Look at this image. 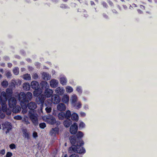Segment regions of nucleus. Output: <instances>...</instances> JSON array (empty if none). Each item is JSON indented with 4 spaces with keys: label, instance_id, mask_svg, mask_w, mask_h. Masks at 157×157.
I'll return each instance as SVG.
<instances>
[{
    "label": "nucleus",
    "instance_id": "f257e3e1",
    "mask_svg": "<svg viewBox=\"0 0 157 157\" xmlns=\"http://www.w3.org/2000/svg\"><path fill=\"white\" fill-rule=\"evenodd\" d=\"M32 97V94L30 92H27L26 94L24 92H20L18 95V100L22 109L28 107L31 110L33 111L36 108L37 105L35 102L31 101L29 103Z\"/></svg>",
    "mask_w": 157,
    "mask_h": 157
},
{
    "label": "nucleus",
    "instance_id": "f03ea898",
    "mask_svg": "<svg viewBox=\"0 0 157 157\" xmlns=\"http://www.w3.org/2000/svg\"><path fill=\"white\" fill-rule=\"evenodd\" d=\"M69 139L71 144L72 145L68 149L69 153H72L75 152L80 154L85 153V148L82 147L84 144L83 141L78 140L74 136H70Z\"/></svg>",
    "mask_w": 157,
    "mask_h": 157
},
{
    "label": "nucleus",
    "instance_id": "7ed1b4c3",
    "mask_svg": "<svg viewBox=\"0 0 157 157\" xmlns=\"http://www.w3.org/2000/svg\"><path fill=\"white\" fill-rule=\"evenodd\" d=\"M29 116L35 125H38V115L34 113L33 111L30 110L29 111Z\"/></svg>",
    "mask_w": 157,
    "mask_h": 157
},
{
    "label": "nucleus",
    "instance_id": "20e7f679",
    "mask_svg": "<svg viewBox=\"0 0 157 157\" xmlns=\"http://www.w3.org/2000/svg\"><path fill=\"white\" fill-rule=\"evenodd\" d=\"M45 97L43 94L38 95L36 98V102L38 104L40 105V110L41 111L44 106V104L45 100Z\"/></svg>",
    "mask_w": 157,
    "mask_h": 157
},
{
    "label": "nucleus",
    "instance_id": "39448f33",
    "mask_svg": "<svg viewBox=\"0 0 157 157\" xmlns=\"http://www.w3.org/2000/svg\"><path fill=\"white\" fill-rule=\"evenodd\" d=\"M44 119L46 122L51 125L54 124L56 122L55 118L52 115L46 116Z\"/></svg>",
    "mask_w": 157,
    "mask_h": 157
},
{
    "label": "nucleus",
    "instance_id": "423d86ee",
    "mask_svg": "<svg viewBox=\"0 0 157 157\" xmlns=\"http://www.w3.org/2000/svg\"><path fill=\"white\" fill-rule=\"evenodd\" d=\"M2 126L4 130H6V134L9 133L12 128L11 123L8 122H6L2 124Z\"/></svg>",
    "mask_w": 157,
    "mask_h": 157
},
{
    "label": "nucleus",
    "instance_id": "0eeeda50",
    "mask_svg": "<svg viewBox=\"0 0 157 157\" xmlns=\"http://www.w3.org/2000/svg\"><path fill=\"white\" fill-rule=\"evenodd\" d=\"M51 100L54 104H58L60 102L61 98L59 95L55 94L51 96Z\"/></svg>",
    "mask_w": 157,
    "mask_h": 157
},
{
    "label": "nucleus",
    "instance_id": "6e6552de",
    "mask_svg": "<svg viewBox=\"0 0 157 157\" xmlns=\"http://www.w3.org/2000/svg\"><path fill=\"white\" fill-rule=\"evenodd\" d=\"M9 105L10 108L15 106L17 104V100L14 97H10L8 99Z\"/></svg>",
    "mask_w": 157,
    "mask_h": 157
},
{
    "label": "nucleus",
    "instance_id": "1a4fd4ad",
    "mask_svg": "<svg viewBox=\"0 0 157 157\" xmlns=\"http://www.w3.org/2000/svg\"><path fill=\"white\" fill-rule=\"evenodd\" d=\"M78 128V126L77 124L76 123H74L70 128V132L72 134H75L77 132Z\"/></svg>",
    "mask_w": 157,
    "mask_h": 157
},
{
    "label": "nucleus",
    "instance_id": "9d476101",
    "mask_svg": "<svg viewBox=\"0 0 157 157\" xmlns=\"http://www.w3.org/2000/svg\"><path fill=\"white\" fill-rule=\"evenodd\" d=\"M6 99L5 98L2 100L1 97H0V105H1L2 110L3 112L6 111V109H8L6 104Z\"/></svg>",
    "mask_w": 157,
    "mask_h": 157
},
{
    "label": "nucleus",
    "instance_id": "9b49d317",
    "mask_svg": "<svg viewBox=\"0 0 157 157\" xmlns=\"http://www.w3.org/2000/svg\"><path fill=\"white\" fill-rule=\"evenodd\" d=\"M52 90L48 88L45 90L44 95L45 98H49L52 96Z\"/></svg>",
    "mask_w": 157,
    "mask_h": 157
},
{
    "label": "nucleus",
    "instance_id": "f8f14e48",
    "mask_svg": "<svg viewBox=\"0 0 157 157\" xmlns=\"http://www.w3.org/2000/svg\"><path fill=\"white\" fill-rule=\"evenodd\" d=\"M31 86L35 90H38L40 88L38 82L36 81H33L31 83Z\"/></svg>",
    "mask_w": 157,
    "mask_h": 157
},
{
    "label": "nucleus",
    "instance_id": "ddd939ff",
    "mask_svg": "<svg viewBox=\"0 0 157 157\" xmlns=\"http://www.w3.org/2000/svg\"><path fill=\"white\" fill-rule=\"evenodd\" d=\"M57 109L59 111H64L66 109V106L63 103H60L57 105Z\"/></svg>",
    "mask_w": 157,
    "mask_h": 157
},
{
    "label": "nucleus",
    "instance_id": "4468645a",
    "mask_svg": "<svg viewBox=\"0 0 157 157\" xmlns=\"http://www.w3.org/2000/svg\"><path fill=\"white\" fill-rule=\"evenodd\" d=\"M58 81L55 79H52L50 81V86L52 88H56L58 85Z\"/></svg>",
    "mask_w": 157,
    "mask_h": 157
},
{
    "label": "nucleus",
    "instance_id": "2eb2a0df",
    "mask_svg": "<svg viewBox=\"0 0 157 157\" xmlns=\"http://www.w3.org/2000/svg\"><path fill=\"white\" fill-rule=\"evenodd\" d=\"M41 74L42 78L43 79L48 80L50 79L51 75L48 73L43 72Z\"/></svg>",
    "mask_w": 157,
    "mask_h": 157
},
{
    "label": "nucleus",
    "instance_id": "dca6fc26",
    "mask_svg": "<svg viewBox=\"0 0 157 157\" xmlns=\"http://www.w3.org/2000/svg\"><path fill=\"white\" fill-rule=\"evenodd\" d=\"M40 86L43 89H47L49 87V84L46 81H42L40 83Z\"/></svg>",
    "mask_w": 157,
    "mask_h": 157
},
{
    "label": "nucleus",
    "instance_id": "f3484780",
    "mask_svg": "<svg viewBox=\"0 0 157 157\" xmlns=\"http://www.w3.org/2000/svg\"><path fill=\"white\" fill-rule=\"evenodd\" d=\"M77 96L75 94L73 95L71 98V100L72 105L74 107H75L76 105V102L77 101Z\"/></svg>",
    "mask_w": 157,
    "mask_h": 157
},
{
    "label": "nucleus",
    "instance_id": "a211bd4d",
    "mask_svg": "<svg viewBox=\"0 0 157 157\" xmlns=\"http://www.w3.org/2000/svg\"><path fill=\"white\" fill-rule=\"evenodd\" d=\"M64 92V89L63 87H58L56 89V92L58 95L63 94Z\"/></svg>",
    "mask_w": 157,
    "mask_h": 157
},
{
    "label": "nucleus",
    "instance_id": "6ab92c4d",
    "mask_svg": "<svg viewBox=\"0 0 157 157\" xmlns=\"http://www.w3.org/2000/svg\"><path fill=\"white\" fill-rule=\"evenodd\" d=\"M59 132V128L58 127H56L52 128V130L50 131V134L51 136H52L53 135L58 133Z\"/></svg>",
    "mask_w": 157,
    "mask_h": 157
},
{
    "label": "nucleus",
    "instance_id": "aec40b11",
    "mask_svg": "<svg viewBox=\"0 0 157 157\" xmlns=\"http://www.w3.org/2000/svg\"><path fill=\"white\" fill-rule=\"evenodd\" d=\"M22 132L23 136L29 140L30 139L29 133L28 132L27 130L26 129H23L22 130Z\"/></svg>",
    "mask_w": 157,
    "mask_h": 157
},
{
    "label": "nucleus",
    "instance_id": "412c9836",
    "mask_svg": "<svg viewBox=\"0 0 157 157\" xmlns=\"http://www.w3.org/2000/svg\"><path fill=\"white\" fill-rule=\"evenodd\" d=\"M12 111L13 113H17L20 112L21 110V108L19 105H15L13 107Z\"/></svg>",
    "mask_w": 157,
    "mask_h": 157
},
{
    "label": "nucleus",
    "instance_id": "4be33fe9",
    "mask_svg": "<svg viewBox=\"0 0 157 157\" xmlns=\"http://www.w3.org/2000/svg\"><path fill=\"white\" fill-rule=\"evenodd\" d=\"M72 121L70 119L64 121L63 122L64 126L66 128H68L72 124Z\"/></svg>",
    "mask_w": 157,
    "mask_h": 157
},
{
    "label": "nucleus",
    "instance_id": "5701e85b",
    "mask_svg": "<svg viewBox=\"0 0 157 157\" xmlns=\"http://www.w3.org/2000/svg\"><path fill=\"white\" fill-rule=\"evenodd\" d=\"M71 118L73 121H77L78 120V115L76 113H73L71 115Z\"/></svg>",
    "mask_w": 157,
    "mask_h": 157
},
{
    "label": "nucleus",
    "instance_id": "b1692460",
    "mask_svg": "<svg viewBox=\"0 0 157 157\" xmlns=\"http://www.w3.org/2000/svg\"><path fill=\"white\" fill-rule=\"evenodd\" d=\"M6 93L7 95V97L9 98V97H12V94H13V91L12 90L8 88L6 90Z\"/></svg>",
    "mask_w": 157,
    "mask_h": 157
},
{
    "label": "nucleus",
    "instance_id": "393cba45",
    "mask_svg": "<svg viewBox=\"0 0 157 157\" xmlns=\"http://www.w3.org/2000/svg\"><path fill=\"white\" fill-rule=\"evenodd\" d=\"M30 86L29 83L25 82L23 84V88L24 90H28L30 89Z\"/></svg>",
    "mask_w": 157,
    "mask_h": 157
},
{
    "label": "nucleus",
    "instance_id": "a878e982",
    "mask_svg": "<svg viewBox=\"0 0 157 157\" xmlns=\"http://www.w3.org/2000/svg\"><path fill=\"white\" fill-rule=\"evenodd\" d=\"M62 101L65 103H68L69 101V97L68 95H64L62 99Z\"/></svg>",
    "mask_w": 157,
    "mask_h": 157
},
{
    "label": "nucleus",
    "instance_id": "bb28decb",
    "mask_svg": "<svg viewBox=\"0 0 157 157\" xmlns=\"http://www.w3.org/2000/svg\"><path fill=\"white\" fill-rule=\"evenodd\" d=\"M65 118L68 119H69L71 116V111L69 110H67L66 112L64 113Z\"/></svg>",
    "mask_w": 157,
    "mask_h": 157
},
{
    "label": "nucleus",
    "instance_id": "cd10ccee",
    "mask_svg": "<svg viewBox=\"0 0 157 157\" xmlns=\"http://www.w3.org/2000/svg\"><path fill=\"white\" fill-rule=\"evenodd\" d=\"M64 116V112H61L58 113V117L59 120H62L64 118H65Z\"/></svg>",
    "mask_w": 157,
    "mask_h": 157
},
{
    "label": "nucleus",
    "instance_id": "c85d7f7f",
    "mask_svg": "<svg viewBox=\"0 0 157 157\" xmlns=\"http://www.w3.org/2000/svg\"><path fill=\"white\" fill-rule=\"evenodd\" d=\"M1 100L3 99L4 98H5L7 100V99L8 98V97H7V95L6 92L5 91H2L1 93V96H0Z\"/></svg>",
    "mask_w": 157,
    "mask_h": 157
},
{
    "label": "nucleus",
    "instance_id": "c756f323",
    "mask_svg": "<svg viewBox=\"0 0 157 157\" xmlns=\"http://www.w3.org/2000/svg\"><path fill=\"white\" fill-rule=\"evenodd\" d=\"M60 83L63 85H64L66 84L67 82V79L65 77H62L61 78L60 80Z\"/></svg>",
    "mask_w": 157,
    "mask_h": 157
},
{
    "label": "nucleus",
    "instance_id": "7c9ffc66",
    "mask_svg": "<svg viewBox=\"0 0 157 157\" xmlns=\"http://www.w3.org/2000/svg\"><path fill=\"white\" fill-rule=\"evenodd\" d=\"M83 134L82 132L78 131L76 134V138L78 140H80L79 139L81 138L83 136Z\"/></svg>",
    "mask_w": 157,
    "mask_h": 157
},
{
    "label": "nucleus",
    "instance_id": "2f4dec72",
    "mask_svg": "<svg viewBox=\"0 0 157 157\" xmlns=\"http://www.w3.org/2000/svg\"><path fill=\"white\" fill-rule=\"evenodd\" d=\"M24 79L26 80H30L31 78L30 75L29 74H25L23 76Z\"/></svg>",
    "mask_w": 157,
    "mask_h": 157
},
{
    "label": "nucleus",
    "instance_id": "473e14b6",
    "mask_svg": "<svg viewBox=\"0 0 157 157\" xmlns=\"http://www.w3.org/2000/svg\"><path fill=\"white\" fill-rule=\"evenodd\" d=\"M44 105L46 107H51L52 103H51L50 100H46L44 103Z\"/></svg>",
    "mask_w": 157,
    "mask_h": 157
},
{
    "label": "nucleus",
    "instance_id": "72a5a7b5",
    "mask_svg": "<svg viewBox=\"0 0 157 157\" xmlns=\"http://www.w3.org/2000/svg\"><path fill=\"white\" fill-rule=\"evenodd\" d=\"M66 91L68 93H70L73 91V88L70 86H67L66 88Z\"/></svg>",
    "mask_w": 157,
    "mask_h": 157
},
{
    "label": "nucleus",
    "instance_id": "f704fd0d",
    "mask_svg": "<svg viewBox=\"0 0 157 157\" xmlns=\"http://www.w3.org/2000/svg\"><path fill=\"white\" fill-rule=\"evenodd\" d=\"M14 74L15 75H17L19 73V68L18 67H15L13 70Z\"/></svg>",
    "mask_w": 157,
    "mask_h": 157
},
{
    "label": "nucleus",
    "instance_id": "c9c22d12",
    "mask_svg": "<svg viewBox=\"0 0 157 157\" xmlns=\"http://www.w3.org/2000/svg\"><path fill=\"white\" fill-rule=\"evenodd\" d=\"M1 85L4 87H6L8 85V83L6 81H4L1 83Z\"/></svg>",
    "mask_w": 157,
    "mask_h": 157
},
{
    "label": "nucleus",
    "instance_id": "e433bc0d",
    "mask_svg": "<svg viewBox=\"0 0 157 157\" xmlns=\"http://www.w3.org/2000/svg\"><path fill=\"white\" fill-rule=\"evenodd\" d=\"M12 110L11 109H10L9 108H8L6 109V111H5L4 112L6 113V114H7V115H9L11 114V113H12Z\"/></svg>",
    "mask_w": 157,
    "mask_h": 157
},
{
    "label": "nucleus",
    "instance_id": "4c0bfd02",
    "mask_svg": "<svg viewBox=\"0 0 157 157\" xmlns=\"http://www.w3.org/2000/svg\"><path fill=\"white\" fill-rule=\"evenodd\" d=\"M85 124L83 122H81L79 125V129L82 128H84L85 127Z\"/></svg>",
    "mask_w": 157,
    "mask_h": 157
},
{
    "label": "nucleus",
    "instance_id": "58836bf2",
    "mask_svg": "<svg viewBox=\"0 0 157 157\" xmlns=\"http://www.w3.org/2000/svg\"><path fill=\"white\" fill-rule=\"evenodd\" d=\"M45 110L47 113H50L51 112L52 107H46L45 108Z\"/></svg>",
    "mask_w": 157,
    "mask_h": 157
},
{
    "label": "nucleus",
    "instance_id": "ea45409f",
    "mask_svg": "<svg viewBox=\"0 0 157 157\" xmlns=\"http://www.w3.org/2000/svg\"><path fill=\"white\" fill-rule=\"evenodd\" d=\"M76 90L79 94H81L82 92V90L81 87L80 86H77L76 89Z\"/></svg>",
    "mask_w": 157,
    "mask_h": 157
},
{
    "label": "nucleus",
    "instance_id": "a19ab883",
    "mask_svg": "<svg viewBox=\"0 0 157 157\" xmlns=\"http://www.w3.org/2000/svg\"><path fill=\"white\" fill-rule=\"evenodd\" d=\"M39 126L40 128H44L46 126V125L45 123H41L39 124Z\"/></svg>",
    "mask_w": 157,
    "mask_h": 157
},
{
    "label": "nucleus",
    "instance_id": "79ce46f5",
    "mask_svg": "<svg viewBox=\"0 0 157 157\" xmlns=\"http://www.w3.org/2000/svg\"><path fill=\"white\" fill-rule=\"evenodd\" d=\"M32 77L34 79H36L38 78V75L36 73H34L32 75Z\"/></svg>",
    "mask_w": 157,
    "mask_h": 157
},
{
    "label": "nucleus",
    "instance_id": "37998d69",
    "mask_svg": "<svg viewBox=\"0 0 157 157\" xmlns=\"http://www.w3.org/2000/svg\"><path fill=\"white\" fill-rule=\"evenodd\" d=\"M14 119L17 120H21L22 119V117L21 116L17 115L14 117Z\"/></svg>",
    "mask_w": 157,
    "mask_h": 157
},
{
    "label": "nucleus",
    "instance_id": "c03bdc74",
    "mask_svg": "<svg viewBox=\"0 0 157 157\" xmlns=\"http://www.w3.org/2000/svg\"><path fill=\"white\" fill-rule=\"evenodd\" d=\"M12 155V153L10 152H8L6 155V157H11Z\"/></svg>",
    "mask_w": 157,
    "mask_h": 157
},
{
    "label": "nucleus",
    "instance_id": "a18cd8bd",
    "mask_svg": "<svg viewBox=\"0 0 157 157\" xmlns=\"http://www.w3.org/2000/svg\"><path fill=\"white\" fill-rule=\"evenodd\" d=\"M10 147L11 149H13L15 148L16 146L14 144H12L10 145Z\"/></svg>",
    "mask_w": 157,
    "mask_h": 157
},
{
    "label": "nucleus",
    "instance_id": "49530a36",
    "mask_svg": "<svg viewBox=\"0 0 157 157\" xmlns=\"http://www.w3.org/2000/svg\"><path fill=\"white\" fill-rule=\"evenodd\" d=\"M77 105H76L75 106H76V108L77 109H78L79 108H80L81 107V104L80 102H78L77 104Z\"/></svg>",
    "mask_w": 157,
    "mask_h": 157
},
{
    "label": "nucleus",
    "instance_id": "de8ad7c7",
    "mask_svg": "<svg viewBox=\"0 0 157 157\" xmlns=\"http://www.w3.org/2000/svg\"><path fill=\"white\" fill-rule=\"evenodd\" d=\"M6 75L7 78H10L11 76V72L10 71H8L6 73Z\"/></svg>",
    "mask_w": 157,
    "mask_h": 157
},
{
    "label": "nucleus",
    "instance_id": "09e8293b",
    "mask_svg": "<svg viewBox=\"0 0 157 157\" xmlns=\"http://www.w3.org/2000/svg\"><path fill=\"white\" fill-rule=\"evenodd\" d=\"M33 136L34 138H36L38 137L37 133L36 132H34L33 134Z\"/></svg>",
    "mask_w": 157,
    "mask_h": 157
},
{
    "label": "nucleus",
    "instance_id": "8fccbe9b",
    "mask_svg": "<svg viewBox=\"0 0 157 157\" xmlns=\"http://www.w3.org/2000/svg\"><path fill=\"white\" fill-rule=\"evenodd\" d=\"M40 94H39V93H38L37 90H35V91H34L33 95L35 96H36L37 97L38 96V95Z\"/></svg>",
    "mask_w": 157,
    "mask_h": 157
},
{
    "label": "nucleus",
    "instance_id": "3c124183",
    "mask_svg": "<svg viewBox=\"0 0 157 157\" xmlns=\"http://www.w3.org/2000/svg\"><path fill=\"white\" fill-rule=\"evenodd\" d=\"M69 157H79V156L78 154L74 153L71 155Z\"/></svg>",
    "mask_w": 157,
    "mask_h": 157
},
{
    "label": "nucleus",
    "instance_id": "603ef678",
    "mask_svg": "<svg viewBox=\"0 0 157 157\" xmlns=\"http://www.w3.org/2000/svg\"><path fill=\"white\" fill-rule=\"evenodd\" d=\"M5 150L4 149H2L0 151V154L3 155L5 154Z\"/></svg>",
    "mask_w": 157,
    "mask_h": 157
},
{
    "label": "nucleus",
    "instance_id": "864d4df0",
    "mask_svg": "<svg viewBox=\"0 0 157 157\" xmlns=\"http://www.w3.org/2000/svg\"><path fill=\"white\" fill-rule=\"evenodd\" d=\"M60 7L62 8H67V6L65 4H61L60 6Z\"/></svg>",
    "mask_w": 157,
    "mask_h": 157
},
{
    "label": "nucleus",
    "instance_id": "5fc2aeb1",
    "mask_svg": "<svg viewBox=\"0 0 157 157\" xmlns=\"http://www.w3.org/2000/svg\"><path fill=\"white\" fill-rule=\"evenodd\" d=\"M102 4L104 7L106 8L107 7V5L106 2H103Z\"/></svg>",
    "mask_w": 157,
    "mask_h": 157
},
{
    "label": "nucleus",
    "instance_id": "6e6d98bb",
    "mask_svg": "<svg viewBox=\"0 0 157 157\" xmlns=\"http://www.w3.org/2000/svg\"><path fill=\"white\" fill-rule=\"evenodd\" d=\"M80 114L81 116L82 117H84L86 116V113L83 112H81Z\"/></svg>",
    "mask_w": 157,
    "mask_h": 157
},
{
    "label": "nucleus",
    "instance_id": "4d7b16f0",
    "mask_svg": "<svg viewBox=\"0 0 157 157\" xmlns=\"http://www.w3.org/2000/svg\"><path fill=\"white\" fill-rule=\"evenodd\" d=\"M55 124H56V125H57V126H59V125L60 124H61V123L59 121H56V122L55 123Z\"/></svg>",
    "mask_w": 157,
    "mask_h": 157
},
{
    "label": "nucleus",
    "instance_id": "13d9d810",
    "mask_svg": "<svg viewBox=\"0 0 157 157\" xmlns=\"http://www.w3.org/2000/svg\"><path fill=\"white\" fill-rule=\"evenodd\" d=\"M35 65L37 67H39L40 66V63L38 62H36L35 63Z\"/></svg>",
    "mask_w": 157,
    "mask_h": 157
},
{
    "label": "nucleus",
    "instance_id": "bf43d9fd",
    "mask_svg": "<svg viewBox=\"0 0 157 157\" xmlns=\"http://www.w3.org/2000/svg\"><path fill=\"white\" fill-rule=\"evenodd\" d=\"M26 109H22L23 110L22 111V112L24 113H26L27 112V110Z\"/></svg>",
    "mask_w": 157,
    "mask_h": 157
},
{
    "label": "nucleus",
    "instance_id": "052dcab7",
    "mask_svg": "<svg viewBox=\"0 0 157 157\" xmlns=\"http://www.w3.org/2000/svg\"><path fill=\"white\" fill-rule=\"evenodd\" d=\"M12 66V63H8V66L9 67H11Z\"/></svg>",
    "mask_w": 157,
    "mask_h": 157
},
{
    "label": "nucleus",
    "instance_id": "680f3d73",
    "mask_svg": "<svg viewBox=\"0 0 157 157\" xmlns=\"http://www.w3.org/2000/svg\"><path fill=\"white\" fill-rule=\"evenodd\" d=\"M138 12L140 13H142V11L138 9L137 10Z\"/></svg>",
    "mask_w": 157,
    "mask_h": 157
},
{
    "label": "nucleus",
    "instance_id": "e2e57ef3",
    "mask_svg": "<svg viewBox=\"0 0 157 157\" xmlns=\"http://www.w3.org/2000/svg\"><path fill=\"white\" fill-rule=\"evenodd\" d=\"M140 7L141 9H145V7L143 5H141L140 6Z\"/></svg>",
    "mask_w": 157,
    "mask_h": 157
},
{
    "label": "nucleus",
    "instance_id": "0e129e2a",
    "mask_svg": "<svg viewBox=\"0 0 157 157\" xmlns=\"http://www.w3.org/2000/svg\"><path fill=\"white\" fill-rule=\"evenodd\" d=\"M1 65L2 67H4L5 66V64L4 63H2L1 64Z\"/></svg>",
    "mask_w": 157,
    "mask_h": 157
},
{
    "label": "nucleus",
    "instance_id": "69168bd1",
    "mask_svg": "<svg viewBox=\"0 0 157 157\" xmlns=\"http://www.w3.org/2000/svg\"><path fill=\"white\" fill-rule=\"evenodd\" d=\"M5 59L6 60H7L9 59V57L8 56H6L5 57Z\"/></svg>",
    "mask_w": 157,
    "mask_h": 157
},
{
    "label": "nucleus",
    "instance_id": "338daca9",
    "mask_svg": "<svg viewBox=\"0 0 157 157\" xmlns=\"http://www.w3.org/2000/svg\"><path fill=\"white\" fill-rule=\"evenodd\" d=\"M52 1L55 3H57L58 2V0H52Z\"/></svg>",
    "mask_w": 157,
    "mask_h": 157
},
{
    "label": "nucleus",
    "instance_id": "774afa93",
    "mask_svg": "<svg viewBox=\"0 0 157 157\" xmlns=\"http://www.w3.org/2000/svg\"><path fill=\"white\" fill-rule=\"evenodd\" d=\"M90 3H91V5H95L93 1H91L90 2Z\"/></svg>",
    "mask_w": 157,
    "mask_h": 157
}]
</instances>
